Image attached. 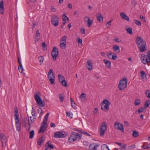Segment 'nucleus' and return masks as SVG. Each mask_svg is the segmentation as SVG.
Instances as JSON below:
<instances>
[{
	"label": "nucleus",
	"instance_id": "1",
	"mask_svg": "<svg viewBox=\"0 0 150 150\" xmlns=\"http://www.w3.org/2000/svg\"><path fill=\"white\" fill-rule=\"evenodd\" d=\"M136 42L140 52H143L146 50V43L143 39L138 36L136 38Z\"/></svg>",
	"mask_w": 150,
	"mask_h": 150
},
{
	"label": "nucleus",
	"instance_id": "2",
	"mask_svg": "<svg viewBox=\"0 0 150 150\" xmlns=\"http://www.w3.org/2000/svg\"><path fill=\"white\" fill-rule=\"evenodd\" d=\"M81 136L78 133L72 131L70 134V137L68 138V142L71 143L77 139L79 140L81 138Z\"/></svg>",
	"mask_w": 150,
	"mask_h": 150
},
{
	"label": "nucleus",
	"instance_id": "3",
	"mask_svg": "<svg viewBox=\"0 0 150 150\" xmlns=\"http://www.w3.org/2000/svg\"><path fill=\"white\" fill-rule=\"evenodd\" d=\"M127 78H123L120 81L118 86L120 90H124L127 87Z\"/></svg>",
	"mask_w": 150,
	"mask_h": 150
},
{
	"label": "nucleus",
	"instance_id": "4",
	"mask_svg": "<svg viewBox=\"0 0 150 150\" xmlns=\"http://www.w3.org/2000/svg\"><path fill=\"white\" fill-rule=\"evenodd\" d=\"M48 75V79L51 84H53L54 83L55 77L52 69H50L49 70Z\"/></svg>",
	"mask_w": 150,
	"mask_h": 150
},
{
	"label": "nucleus",
	"instance_id": "5",
	"mask_svg": "<svg viewBox=\"0 0 150 150\" xmlns=\"http://www.w3.org/2000/svg\"><path fill=\"white\" fill-rule=\"evenodd\" d=\"M35 100L37 103L39 104V106L41 107H44L45 106V103L44 101L41 100L40 96L36 94L34 96Z\"/></svg>",
	"mask_w": 150,
	"mask_h": 150
},
{
	"label": "nucleus",
	"instance_id": "6",
	"mask_svg": "<svg viewBox=\"0 0 150 150\" xmlns=\"http://www.w3.org/2000/svg\"><path fill=\"white\" fill-rule=\"evenodd\" d=\"M107 129L106 122H104L101 124L100 130V136L104 135Z\"/></svg>",
	"mask_w": 150,
	"mask_h": 150
},
{
	"label": "nucleus",
	"instance_id": "7",
	"mask_svg": "<svg viewBox=\"0 0 150 150\" xmlns=\"http://www.w3.org/2000/svg\"><path fill=\"white\" fill-rule=\"evenodd\" d=\"M67 135V133L64 131H59L54 133V137L57 138L65 137Z\"/></svg>",
	"mask_w": 150,
	"mask_h": 150
},
{
	"label": "nucleus",
	"instance_id": "8",
	"mask_svg": "<svg viewBox=\"0 0 150 150\" xmlns=\"http://www.w3.org/2000/svg\"><path fill=\"white\" fill-rule=\"evenodd\" d=\"M58 54V50L57 49L56 47H54L51 52L52 56L54 61H55L56 59Z\"/></svg>",
	"mask_w": 150,
	"mask_h": 150
},
{
	"label": "nucleus",
	"instance_id": "9",
	"mask_svg": "<svg viewBox=\"0 0 150 150\" xmlns=\"http://www.w3.org/2000/svg\"><path fill=\"white\" fill-rule=\"evenodd\" d=\"M115 128L117 130H120L122 132H124V128L122 124L118 122H115L114 124Z\"/></svg>",
	"mask_w": 150,
	"mask_h": 150
},
{
	"label": "nucleus",
	"instance_id": "10",
	"mask_svg": "<svg viewBox=\"0 0 150 150\" xmlns=\"http://www.w3.org/2000/svg\"><path fill=\"white\" fill-rule=\"evenodd\" d=\"M100 144L98 143H92L90 144L88 147L89 150H97V147L100 146Z\"/></svg>",
	"mask_w": 150,
	"mask_h": 150
},
{
	"label": "nucleus",
	"instance_id": "11",
	"mask_svg": "<svg viewBox=\"0 0 150 150\" xmlns=\"http://www.w3.org/2000/svg\"><path fill=\"white\" fill-rule=\"evenodd\" d=\"M0 139L1 141L2 146H3L4 142L6 145V142L7 141V138L6 136L3 133H0Z\"/></svg>",
	"mask_w": 150,
	"mask_h": 150
},
{
	"label": "nucleus",
	"instance_id": "12",
	"mask_svg": "<svg viewBox=\"0 0 150 150\" xmlns=\"http://www.w3.org/2000/svg\"><path fill=\"white\" fill-rule=\"evenodd\" d=\"M107 56L110 59H112L113 60H115L117 58V56L115 53L111 52L107 53Z\"/></svg>",
	"mask_w": 150,
	"mask_h": 150
},
{
	"label": "nucleus",
	"instance_id": "13",
	"mask_svg": "<svg viewBox=\"0 0 150 150\" xmlns=\"http://www.w3.org/2000/svg\"><path fill=\"white\" fill-rule=\"evenodd\" d=\"M15 119L16 129L18 131H20L21 130V125L20 123L19 122V120L18 118H17V117L15 118Z\"/></svg>",
	"mask_w": 150,
	"mask_h": 150
},
{
	"label": "nucleus",
	"instance_id": "14",
	"mask_svg": "<svg viewBox=\"0 0 150 150\" xmlns=\"http://www.w3.org/2000/svg\"><path fill=\"white\" fill-rule=\"evenodd\" d=\"M109 105H105L103 104H101V108L104 112H107L109 109Z\"/></svg>",
	"mask_w": 150,
	"mask_h": 150
},
{
	"label": "nucleus",
	"instance_id": "15",
	"mask_svg": "<svg viewBox=\"0 0 150 150\" xmlns=\"http://www.w3.org/2000/svg\"><path fill=\"white\" fill-rule=\"evenodd\" d=\"M40 34L38 30L36 31V33L34 38V41L35 43L38 42L40 40Z\"/></svg>",
	"mask_w": 150,
	"mask_h": 150
},
{
	"label": "nucleus",
	"instance_id": "16",
	"mask_svg": "<svg viewBox=\"0 0 150 150\" xmlns=\"http://www.w3.org/2000/svg\"><path fill=\"white\" fill-rule=\"evenodd\" d=\"M47 127V125H46V124H43V125L40 127V128L39 129L38 133L43 132L45 131Z\"/></svg>",
	"mask_w": 150,
	"mask_h": 150
},
{
	"label": "nucleus",
	"instance_id": "17",
	"mask_svg": "<svg viewBox=\"0 0 150 150\" xmlns=\"http://www.w3.org/2000/svg\"><path fill=\"white\" fill-rule=\"evenodd\" d=\"M0 11L1 14H4V5L3 0H0Z\"/></svg>",
	"mask_w": 150,
	"mask_h": 150
},
{
	"label": "nucleus",
	"instance_id": "18",
	"mask_svg": "<svg viewBox=\"0 0 150 150\" xmlns=\"http://www.w3.org/2000/svg\"><path fill=\"white\" fill-rule=\"evenodd\" d=\"M120 16L122 17V19L127 20L128 21H129V18L125 13L121 12L120 13Z\"/></svg>",
	"mask_w": 150,
	"mask_h": 150
},
{
	"label": "nucleus",
	"instance_id": "19",
	"mask_svg": "<svg viewBox=\"0 0 150 150\" xmlns=\"http://www.w3.org/2000/svg\"><path fill=\"white\" fill-rule=\"evenodd\" d=\"M86 67L89 70L91 71L92 69V62L91 60H88Z\"/></svg>",
	"mask_w": 150,
	"mask_h": 150
},
{
	"label": "nucleus",
	"instance_id": "20",
	"mask_svg": "<svg viewBox=\"0 0 150 150\" xmlns=\"http://www.w3.org/2000/svg\"><path fill=\"white\" fill-rule=\"evenodd\" d=\"M104 62L105 63L106 67L108 69H110L111 68V62L108 61H106L105 59L103 60Z\"/></svg>",
	"mask_w": 150,
	"mask_h": 150
},
{
	"label": "nucleus",
	"instance_id": "21",
	"mask_svg": "<svg viewBox=\"0 0 150 150\" xmlns=\"http://www.w3.org/2000/svg\"><path fill=\"white\" fill-rule=\"evenodd\" d=\"M45 141L43 137L42 136L37 140V144L41 146L42 145V144Z\"/></svg>",
	"mask_w": 150,
	"mask_h": 150
},
{
	"label": "nucleus",
	"instance_id": "22",
	"mask_svg": "<svg viewBox=\"0 0 150 150\" xmlns=\"http://www.w3.org/2000/svg\"><path fill=\"white\" fill-rule=\"evenodd\" d=\"M97 20L100 22H103V17L101 13H99L97 15Z\"/></svg>",
	"mask_w": 150,
	"mask_h": 150
},
{
	"label": "nucleus",
	"instance_id": "23",
	"mask_svg": "<svg viewBox=\"0 0 150 150\" xmlns=\"http://www.w3.org/2000/svg\"><path fill=\"white\" fill-rule=\"evenodd\" d=\"M140 77L142 79H144V78H146V75L144 71H141L140 72Z\"/></svg>",
	"mask_w": 150,
	"mask_h": 150
},
{
	"label": "nucleus",
	"instance_id": "24",
	"mask_svg": "<svg viewBox=\"0 0 150 150\" xmlns=\"http://www.w3.org/2000/svg\"><path fill=\"white\" fill-rule=\"evenodd\" d=\"M113 49L116 53H119L120 52V47L118 46H113Z\"/></svg>",
	"mask_w": 150,
	"mask_h": 150
},
{
	"label": "nucleus",
	"instance_id": "25",
	"mask_svg": "<svg viewBox=\"0 0 150 150\" xmlns=\"http://www.w3.org/2000/svg\"><path fill=\"white\" fill-rule=\"evenodd\" d=\"M49 115V113H47L45 116L44 119L43 121L42 124H46L47 121V120L48 117Z\"/></svg>",
	"mask_w": 150,
	"mask_h": 150
},
{
	"label": "nucleus",
	"instance_id": "26",
	"mask_svg": "<svg viewBox=\"0 0 150 150\" xmlns=\"http://www.w3.org/2000/svg\"><path fill=\"white\" fill-rule=\"evenodd\" d=\"M60 46L62 49H64L66 47V42L65 41L61 42Z\"/></svg>",
	"mask_w": 150,
	"mask_h": 150
},
{
	"label": "nucleus",
	"instance_id": "27",
	"mask_svg": "<svg viewBox=\"0 0 150 150\" xmlns=\"http://www.w3.org/2000/svg\"><path fill=\"white\" fill-rule=\"evenodd\" d=\"M116 144L119 145L120 147L123 148L124 150L127 147L126 144H122V143L118 142H116Z\"/></svg>",
	"mask_w": 150,
	"mask_h": 150
},
{
	"label": "nucleus",
	"instance_id": "28",
	"mask_svg": "<svg viewBox=\"0 0 150 150\" xmlns=\"http://www.w3.org/2000/svg\"><path fill=\"white\" fill-rule=\"evenodd\" d=\"M58 78L59 81L61 83L62 82L63 80H65L64 77L60 74L58 75Z\"/></svg>",
	"mask_w": 150,
	"mask_h": 150
},
{
	"label": "nucleus",
	"instance_id": "29",
	"mask_svg": "<svg viewBox=\"0 0 150 150\" xmlns=\"http://www.w3.org/2000/svg\"><path fill=\"white\" fill-rule=\"evenodd\" d=\"M34 135V131L32 130L29 132V138L30 139H32Z\"/></svg>",
	"mask_w": 150,
	"mask_h": 150
},
{
	"label": "nucleus",
	"instance_id": "30",
	"mask_svg": "<svg viewBox=\"0 0 150 150\" xmlns=\"http://www.w3.org/2000/svg\"><path fill=\"white\" fill-rule=\"evenodd\" d=\"M110 102L109 101H108L107 99H104V100L102 103L101 104H103L105 105H110Z\"/></svg>",
	"mask_w": 150,
	"mask_h": 150
},
{
	"label": "nucleus",
	"instance_id": "31",
	"mask_svg": "<svg viewBox=\"0 0 150 150\" xmlns=\"http://www.w3.org/2000/svg\"><path fill=\"white\" fill-rule=\"evenodd\" d=\"M52 24L55 27L57 26L58 25V20H55V21H51Z\"/></svg>",
	"mask_w": 150,
	"mask_h": 150
},
{
	"label": "nucleus",
	"instance_id": "32",
	"mask_svg": "<svg viewBox=\"0 0 150 150\" xmlns=\"http://www.w3.org/2000/svg\"><path fill=\"white\" fill-rule=\"evenodd\" d=\"M18 70L21 73H22L23 72V69L22 67V64L19 65L18 68Z\"/></svg>",
	"mask_w": 150,
	"mask_h": 150
},
{
	"label": "nucleus",
	"instance_id": "33",
	"mask_svg": "<svg viewBox=\"0 0 150 150\" xmlns=\"http://www.w3.org/2000/svg\"><path fill=\"white\" fill-rule=\"evenodd\" d=\"M50 142H48L46 144V146H47V147H48V148L50 149H54V146L53 145H50Z\"/></svg>",
	"mask_w": 150,
	"mask_h": 150
},
{
	"label": "nucleus",
	"instance_id": "34",
	"mask_svg": "<svg viewBox=\"0 0 150 150\" xmlns=\"http://www.w3.org/2000/svg\"><path fill=\"white\" fill-rule=\"evenodd\" d=\"M38 59L40 62V65H41L42 64V62L44 60V58L43 56H40L38 57Z\"/></svg>",
	"mask_w": 150,
	"mask_h": 150
},
{
	"label": "nucleus",
	"instance_id": "35",
	"mask_svg": "<svg viewBox=\"0 0 150 150\" xmlns=\"http://www.w3.org/2000/svg\"><path fill=\"white\" fill-rule=\"evenodd\" d=\"M55 20H58V18L56 15H53L51 17V21H55Z\"/></svg>",
	"mask_w": 150,
	"mask_h": 150
},
{
	"label": "nucleus",
	"instance_id": "36",
	"mask_svg": "<svg viewBox=\"0 0 150 150\" xmlns=\"http://www.w3.org/2000/svg\"><path fill=\"white\" fill-rule=\"evenodd\" d=\"M93 21L91 20L90 19H88V21H87V23H88V27H90L91 25L93 24Z\"/></svg>",
	"mask_w": 150,
	"mask_h": 150
},
{
	"label": "nucleus",
	"instance_id": "37",
	"mask_svg": "<svg viewBox=\"0 0 150 150\" xmlns=\"http://www.w3.org/2000/svg\"><path fill=\"white\" fill-rule=\"evenodd\" d=\"M132 136L133 137H136L139 136V133L135 131H134L132 134Z\"/></svg>",
	"mask_w": 150,
	"mask_h": 150
},
{
	"label": "nucleus",
	"instance_id": "38",
	"mask_svg": "<svg viewBox=\"0 0 150 150\" xmlns=\"http://www.w3.org/2000/svg\"><path fill=\"white\" fill-rule=\"evenodd\" d=\"M126 31L127 33L129 34H132L133 33L132 28H127L126 29Z\"/></svg>",
	"mask_w": 150,
	"mask_h": 150
},
{
	"label": "nucleus",
	"instance_id": "39",
	"mask_svg": "<svg viewBox=\"0 0 150 150\" xmlns=\"http://www.w3.org/2000/svg\"><path fill=\"white\" fill-rule=\"evenodd\" d=\"M63 21H65L66 20L67 21H69V18H68L67 16L65 15V14H63Z\"/></svg>",
	"mask_w": 150,
	"mask_h": 150
},
{
	"label": "nucleus",
	"instance_id": "40",
	"mask_svg": "<svg viewBox=\"0 0 150 150\" xmlns=\"http://www.w3.org/2000/svg\"><path fill=\"white\" fill-rule=\"evenodd\" d=\"M42 47L43 50H46L47 49V45L45 42H42Z\"/></svg>",
	"mask_w": 150,
	"mask_h": 150
},
{
	"label": "nucleus",
	"instance_id": "41",
	"mask_svg": "<svg viewBox=\"0 0 150 150\" xmlns=\"http://www.w3.org/2000/svg\"><path fill=\"white\" fill-rule=\"evenodd\" d=\"M101 148L102 150H110L108 146L105 145L102 146Z\"/></svg>",
	"mask_w": 150,
	"mask_h": 150
},
{
	"label": "nucleus",
	"instance_id": "42",
	"mask_svg": "<svg viewBox=\"0 0 150 150\" xmlns=\"http://www.w3.org/2000/svg\"><path fill=\"white\" fill-rule=\"evenodd\" d=\"M140 101L139 99H136L134 102V105L136 106L140 104Z\"/></svg>",
	"mask_w": 150,
	"mask_h": 150
},
{
	"label": "nucleus",
	"instance_id": "43",
	"mask_svg": "<svg viewBox=\"0 0 150 150\" xmlns=\"http://www.w3.org/2000/svg\"><path fill=\"white\" fill-rule=\"evenodd\" d=\"M59 97L60 98V101L62 102H63L64 99L63 96L62 94H59Z\"/></svg>",
	"mask_w": 150,
	"mask_h": 150
},
{
	"label": "nucleus",
	"instance_id": "44",
	"mask_svg": "<svg viewBox=\"0 0 150 150\" xmlns=\"http://www.w3.org/2000/svg\"><path fill=\"white\" fill-rule=\"evenodd\" d=\"M144 111V108L143 107L141 108L137 111H136V112H138V114Z\"/></svg>",
	"mask_w": 150,
	"mask_h": 150
},
{
	"label": "nucleus",
	"instance_id": "45",
	"mask_svg": "<svg viewBox=\"0 0 150 150\" xmlns=\"http://www.w3.org/2000/svg\"><path fill=\"white\" fill-rule=\"evenodd\" d=\"M150 90H148L146 91L145 92L146 95V96L147 97L149 98H150Z\"/></svg>",
	"mask_w": 150,
	"mask_h": 150
},
{
	"label": "nucleus",
	"instance_id": "46",
	"mask_svg": "<svg viewBox=\"0 0 150 150\" xmlns=\"http://www.w3.org/2000/svg\"><path fill=\"white\" fill-rule=\"evenodd\" d=\"M62 84L66 87H67V82L65 80H63L62 82H61Z\"/></svg>",
	"mask_w": 150,
	"mask_h": 150
},
{
	"label": "nucleus",
	"instance_id": "47",
	"mask_svg": "<svg viewBox=\"0 0 150 150\" xmlns=\"http://www.w3.org/2000/svg\"><path fill=\"white\" fill-rule=\"evenodd\" d=\"M134 23L136 24L137 25L139 26V25H141V22L139 21L135 20H134Z\"/></svg>",
	"mask_w": 150,
	"mask_h": 150
},
{
	"label": "nucleus",
	"instance_id": "48",
	"mask_svg": "<svg viewBox=\"0 0 150 150\" xmlns=\"http://www.w3.org/2000/svg\"><path fill=\"white\" fill-rule=\"evenodd\" d=\"M150 104V102L149 101H146L145 103L144 106L146 108L148 107Z\"/></svg>",
	"mask_w": 150,
	"mask_h": 150
},
{
	"label": "nucleus",
	"instance_id": "49",
	"mask_svg": "<svg viewBox=\"0 0 150 150\" xmlns=\"http://www.w3.org/2000/svg\"><path fill=\"white\" fill-rule=\"evenodd\" d=\"M15 113V118H17H17H18V109H16L14 110Z\"/></svg>",
	"mask_w": 150,
	"mask_h": 150
},
{
	"label": "nucleus",
	"instance_id": "50",
	"mask_svg": "<svg viewBox=\"0 0 150 150\" xmlns=\"http://www.w3.org/2000/svg\"><path fill=\"white\" fill-rule=\"evenodd\" d=\"M66 116H67L68 117H69L70 119H71L72 118V116L73 115L72 114L70 113H69L67 112H66Z\"/></svg>",
	"mask_w": 150,
	"mask_h": 150
},
{
	"label": "nucleus",
	"instance_id": "51",
	"mask_svg": "<svg viewBox=\"0 0 150 150\" xmlns=\"http://www.w3.org/2000/svg\"><path fill=\"white\" fill-rule=\"evenodd\" d=\"M112 20L106 23V25L108 28L110 27L111 25L110 23L112 22Z\"/></svg>",
	"mask_w": 150,
	"mask_h": 150
},
{
	"label": "nucleus",
	"instance_id": "52",
	"mask_svg": "<svg viewBox=\"0 0 150 150\" xmlns=\"http://www.w3.org/2000/svg\"><path fill=\"white\" fill-rule=\"evenodd\" d=\"M77 42L78 44H81V45L82 44V39L78 38L76 39Z\"/></svg>",
	"mask_w": 150,
	"mask_h": 150
},
{
	"label": "nucleus",
	"instance_id": "53",
	"mask_svg": "<svg viewBox=\"0 0 150 150\" xmlns=\"http://www.w3.org/2000/svg\"><path fill=\"white\" fill-rule=\"evenodd\" d=\"M145 58H146L147 64H148L150 62V57L146 56V57H145Z\"/></svg>",
	"mask_w": 150,
	"mask_h": 150
},
{
	"label": "nucleus",
	"instance_id": "54",
	"mask_svg": "<svg viewBox=\"0 0 150 150\" xmlns=\"http://www.w3.org/2000/svg\"><path fill=\"white\" fill-rule=\"evenodd\" d=\"M30 119L32 123L33 122L36 120V117L34 116L33 117L31 116L30 117Z\"/></svg>",
	"mask_w": 150,
	"mask_h": 150
},
{
	"label": "nucleus",
	"instance_id": "55",
	"mask_svg": "<svg viewBox=\"0 0 150 150\" xmlns=\"http://www.w3.org/2000/svg\"><path fill=\"white\" fill-rule=\"evenodd\" d=\"M67 37L65 36H63V37H62L60 40V42H62V41H63L64 42H66V40H67Z\"/></svg>",
	"mask_w": 150,
	"mask_h": 150
},
{
	"label": "nucleus",
	"instance_id": "56",
	"mask_svg": "<svg viewBox=\"0 0 150 150\" xmlns=\"http://www.w3.org/2000/svg\"><path fill=\"white\" fill-rule=\"evenodd\" d=\"M80 132H81V134H83L84 135H86V136H91V135L90 134H89L88 133L86 132H82V131H80Z\"/></svg>",
	"mask_w": 150,
	"mask_h": 150
},
{
	"label": "nucleus",
	"instance_id": "57",
	"mask_svg": "<svg viewBox=\"0 0 150 150\" xmlns=\"http://www.w3.org/2000/svg\"><path fill=\"white\" fill-rule=\"evenodd\" d=\"M51 10L52 12H56L57 10L54 7V6H52L51 7Z\"/></svg>",
	"mask_w": 150,
	"mask_h": 150
},
{
	"label": "nucleus",
	"instance_id": "58",
	"mask_svg": "<svg viewBox=\"0 0 150 150\" xmlns=\"http://www.w3.org/2000/svg\"><path fill=\"white\" fill-rule=\"evenodd\" d=\"M141 61L142 63H143L144 64H147L146 61V59L145 58H141Z\"/></svg>",
	"mask_w": 150,
	"mask_h": 150
},
{
	"label": "nucleus",
	"instance_id": "59",
	"mask_svg": "<svg viewBox=\"0 0 150 150\" xmlns=\"http://www.w3.org/2000/svg\"><path fill=\"white\" fill-rule=\"evenodd\" d=\"M28 125H29V128L27 129V131H29L30 130V127H31V124H30V122H29V119H28Z\"/></svg>",
	"mask_w": 150,
	"mask_h": 150
},
{
	"label": "nucleus",
	"instance_id": "60",
	"mask_svg": "<svg viewBox=\"0 0 150 150\" xmlns=\"http://www.w3.org/2000/svg\"><path fill=\"white\" fill-rule=\"evenodd\" d=\"M71 106L74 108H76V105L74 102L71 103Z\"/></svg>",
	"mask_w": 150,
	"mask_h": 150
},
{
	"label": "nucleus",
	"instance_id": "61",
	"mask_svg": "<svg viewBox=\"0 0 150 150\" xmlns=\"http://www.w3.org/2000/svg\"><path fill=\"white\" fill-rule=\"evenodd\" d=\"M85 29L83 28H82L80 30V32L82 34H85Z\"/></svg>",
	"mask_w": 150,
	"mask_h": 150
},
{
	"label": "nucleus",
	"instance_id": "62",
	"mask_svg": "<svg viewBox=\"0 0 150 150\" xmlns=\"http://www.w3.org/2000/svg\"><path fill=\"white\" fill-rule=\"evenodd\" d=\"M67 6L69 8L70 10L72 8V4H68Z\"/></svg>",
	"mask_w": 150,
	"mask_h": 150
},
{
	"label": "nucleus",
	"instance_id": "63",
	"mask_svg": "<svg viewBox=\"0 0 150 150\" xmlns=\"http://www.w3.org/2000/svg\"><path fill=\"white\" fill-rule=\"evenodd\" d=\"M82 97L85 98L86 97V94L84 93H82L80 96V98H81Z\"/></svg>",
	"mask_w": 150,
	"mask_h": 150
},
{
	"label": "nucleus",
	"instance_id": "64",
	"mask_svg": "<svg viewBox=\"0 0 150 150\" xmlns=\"http://www.w3.org/2000/svg\"><path fill=\"white\" fill-rule=\"evenodd\" d=\"M113 40L116 42H120V41L119 40V39L118 38H115Z\"/></svg>",
	"mask_w": 150,
	"mask_h": 150
}]
</instances>
